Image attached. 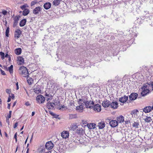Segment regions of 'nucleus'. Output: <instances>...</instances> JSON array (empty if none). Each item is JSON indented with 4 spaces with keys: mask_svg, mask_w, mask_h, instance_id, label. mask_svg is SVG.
Instances as JSON below:
<instances>
[{
    "mask_svg": "<svg viewBox=\"0 0 153 153\" xmlns=\"http://www.w3.org/2000/svg\"><path fill=\"white\" fill-rule=\"evenodd\" d=\"M18 126V123H15L14 126H13V128H16L17 126Z\"/></svg>",
    "mask_w": 153,
    "mask_h": 153,
    "instance_id": "obj_50",
    "label": "nucleus"
},
{
    "mask_svg": "<svg viewBox=\"0 0 153 153\" xmlns=\"http://www.w3.org/2000/svg\"><path fill=\"white\" fill-rule=\"evenodd\" d=\"M6 92L7 93L10 94L11 92V91L10 89H7L6 90Z\"/></svg>",
    "mask_w": 153,
    "mask_h": 153,
    "instance_id": "obj_47",
    "label": "nucleus"
},
{
    "mask_svg": "<svg viewBox=\"0 0 153 153\" xmlns=\"http://www.w3.org/2000/svg\"><path fill=\"white\" fill-rule=\"evenodd\" d=\"M9 30L10 28L9 27H8L6 30L5 32V35L7 37H8L9 33Z\"/></svg>",
    "mask_w": 153,
    "mask_h": 153,
    "instance_id": "obj_36",
    "label": "nucleus"
},
{
    "mask_svg": "<svg viewBox=\"0 0 153 153\" xmlns=\"http://www.w3.org/2000/svg\"><path fill=\"white\" fill-rule=\"evenodd\" d=\"M25 105L27 106H29L30 105L29 103L28 102H26L25 103Z\"/></svg>",
    "mask_w": 153,
    "mask_h": 153,
    "instance_id": "obj_53",
    "label": "nucleus"
},
{
    "mask_svg": "<svg viewBox=\"0 0 153 153\" xmlns=\"http://www.w3.org/2000/svg\"><path fill=\"white\" fill-rule=\"evenodd\" d=\"M152 111V108L151 106H146L143 109V112L145 113H148L149 112Z\"/></svg>",
    "mask_w": 153,
    "mask_h": 153,
    "instance_id": "obj_20",
    "label": "nucleus"
},
{
    "mask_svg": "<svg viewBox=\"0 0 153 153\" xmlns=\"http://www.w3.org/2000/svg\"><path fill=\"white\" fill-rule=\"evenodd\" d=\"M52 151H48L45 152V153H52Z\"/></svg>",
    "mask_w": 153,
    "mask_h": 153,
    "instance_id": "obj_54",
    "label": "nucleus"
},
{
    "mask_svg": "<svg viewBox=\"0 0 153 153\" xmlns=\"http://www.w3.org/2000/svg\"><path fill=\"white\" fill-rule=\"evenodd\" d=\"M40 151L41 152H45V149H42Z\"/></svg>",
    "mask_w": 153,
    "mask_h": 153,
    "instance_id": "obj_57",
    "label": "nucleus"
},
{
    "mask_svg": "<svg viewBox=\"0 0 153 153\" xmlns=\"http://www.w3.org/2000/svg\"><path fill=\"white\" fill-rule=\"evenodd\" d=\"M26 21V19H25L22 20L20 22L19 26L20 27L24 26L25 25Z\"/></svg>",
    "mask_w": 153,
    "mask_h": 153,
    "instance_id": "obj_26",
    "label": "nucleus"
},
{
    "mask_svg": "<svg viewBox=\"0 0 153 153\" xmlns=\"http://www.w3.org/2000/svg\"><path fill=\"white\" fill-rule=\"evenodd\" d=\"M10 98L11 97L13 99L14 98L15 96L13 94H11V96H10L9 97Z\"/></svg>",
    "mask_w": 153,
    "mask_h": 153,
    "instance_id": "obj_49",
    "label": "nucleus"
},
{
    "mask_svg": "<svg viewBox=\"0 0 153 153\" xmlns=\"http://www.w3.org/2000/svg\"><path fill=\"white\" fill-rule=\"evenodd\" d=\"M95 125L94 123H88L87 124V126L90 129H94L95 128Z\"/></svg>",
    "mask_w": 153,
    "mask_h": 153,
    "instance_id": "obj_24",
    "label": "nucleus"
},
{
    "mask_svg": "<svg viewBox=\"0 0 153 153\" xmlns=\"http://www.w3.org/2000/svg\"><path fill=\"white\" fill-rule=\"evenodd\" d=\"M128 96L125 95L124 97H121L119 99V101L121 102H125L128 100Z\"/></svg>",
    "mask_w": 153,
    "mask_h": 153,
    "instance_id": "obj_17",
    "label": "nucleus"
},
{
    "mask_svg": "<svg viewBox=\"0 0 153 153\" xmlns=\"http://www.w3.org/2000/svg\"><path fill=\"white\" fill-rule=\"evenodd\" d=\"M29 148H28L27 149V151H26V153H28V152H29Z\"/></svg>",
    "mask_w": 153,
    "mask_h": 153,
    "instance_id": "obj_64",
    "label": "nucleus"
},
{
    "mask_svg": "<svg viewBox=\"0 0 153 153\" xmlns=\"http://www.w3.org/2000/svg\"><path fill=\"white\" fill-rule=\"evenodd\" d=\"M11 113H12L11 111H9V115L7 116V118H8L9 119V118H10L11 117Z\"/></svg>",
    "mask_w": 153,
    "mask_h": 153,
    "instance_id": "obj_45",
    "label": "nucleus"
},
{
    "mask_svg": "<svg viewBox=\"0 0 153 153\" xmlns=\"http://www.w3.org/2000/svg\"><path fill=\"white\" fill-rule=\"evenodd\" d=\"M22 49L21 48H17L15 50V53L17 55H19L21 53Z\"/></svg>",
    "mask_w": 153,
    "mask_h": 153,
    "instance_id": "obj_28",
    "label": "nucleus"
},
{
    "mask_svg": "<svg viewBox=\"0 0 153 153\" xmlns=\"http://www.w3.org/2000/svg\"><path fill=\"white\" fill-rule=\"evenodd\" d=\"M8 56V55L7 53H6L5 55H4V57H7Z\"/></svg>",
    "mask_w": 153,
    "mask_h": 153,
    "instance_id": "obj_59",
    "label": "nucleus"
},
{
    "mask_svg": "<svg viewBox=\"0 0 153 153\" xmlns=\"http://www.w3.org/2000/svg\"><path fill=\"white\" fill-rule=\"evenodd\" d=\"M11 100V98H10L9 97L8 99V100H7V102H9Z\"/></svg>",
    "mask_w": 153,
    "mask_h": 153,
    "instance_id": "obj_55",
    "label": "nucleus"
},
{
    "mask_svg": "<svg viewBox=\"0 0 153 153\" xmlns=\"http://www.w3.org/2000/svg\"><path fill=\"white\" fill-rule=\"evenodd\" d=\"M0 55L2 59H3L4 58V53L2 52H0Z\"/></svg>",
    "mask_w": 153,
    "mask_h": 153,
    "instance_id": "obj_39",
    "label": "nucleus"
},
{
    "mask_svg": "<svg viewBox=\"0 0 153 153\" xmlns=\"http://www.w3.org/2000/svg\"><path fill=\"white\" fill-rule=\"evenodd\" d=\"M45 96L51 98V99H52L53 96H52L50 94V93H48L47 92H46V91H45Z\"/></svg>",
    "mask_w": 153,
    "mask_h": 153,
    "instance_id": "obj_34",
    "label": "nucleus"
},
{
    "mask_svg": "<svg viewBox=\"0 0 153 153\" xmlns=\"http://www.w3.org/2000/svg\"><path fill=\"white\" fill-rule=\"evenodd\" d=\"M22 34L21 31L19 29H17L15 31L14 37L17 39L19 38Z\"/></svg>",
    "mask_w": 153,
    "mask_h": 153,
    "instance_id": "obj_16",
    "label": "nucleus"
},
{
    "mask_svg": "<svg viewBox=\"0 0 153 153\" xmlns=\"http://www.w3.org/2000/svg\"><path fill=\"white\" fill-rule=\"evenodd\" d=\"M138 111L137 110H134L132 111L131 112V114L133 115V114H136L137 112H138Z\"/></svg>",
    "mask_w": 153,
    "mask_h": 153,
    "instance_id": "obj_41",
    "label": "nucleus"
},
{
    "mask_svg": "<svg viewBox=\"0 0 153 153\" xmlns=\"http://www.w3.org/2000/svg\"><path fill=\"white\" fill-rule=\"evenodd\" d=\"M37 1L36 0L33 1L30 3L31 6H32L37 3Z\"/></svg>",
    "mask_w": 153,
    "mask_h": 153,
    "instance_id": "obj_40",
    "label": "nucleus"
},
{
    "mask_svg": "<svg viewBox=\"0 0 153 153\" xmlns=\"http://www.w3.org/2000/svg\"><path fill=\"white\" fill-rule=\"evenodd\" d=\"M138 94L136 93H131L129 96V98L131 100H135L137 98Z\"/></svg>",
    "mask_w": 153,
    "mask_h": 153,
    "instance_id": "obj_10",
    "label": "nucleus"
},
{
    "mask_svg": "<svg viewBox=\"0 0 153 153\" xmlns=\"http://www.w3.org/2000/svg\"><path fill=\"white\" fill-rule=\"evenodd\" d=\"M27 82L29 84H31L33 83V80L31 78H27Z\"/></svg>",
    "mask_w": 153,
    "mask_h": 153,
    "instance_id": "obj_37",
    "label": "nucleus"
},
{
    "mask_svg": "<svg viewBox=\"0 0 153 153\" xmlns=\"http://www.w3.org/2000/svg\"><path fill=\"white\" fill-rule=\"evenodd\" d=\"M16 102H14L13 104V106H15V105H16Z\"/></svg>",
    "mask_w": 153,
    "mask_h": 153,
    "instance_id": "obj_62",
    "label": "nucleus"
},
{
    "mask_svg": "<svg viewBox=\"0 0 153 153\" xmlns=\"http://www.w3.org/2000/svg\"><path fill=\"white\" fill-rule=\"evenodd\" d=\"M35 114V112H32V116H33Z\"/></svg>",
    "mask_w": 153,
    "mask_h": 153,
    "instance_id": "obj_60",
    "label": "nucleus"
},
{
    "mask_svg": "<svg viewBox=\"0 0 153 153\" xmlns=\"http://www.w3.org/2000/svg\"><path fill=\"white\" fill-rule=\"evenodd\" d=\"M82 101H83L84 103H82L85 107L87 108H89L92 109L93 108V105H94V103L93 101L87 100V99H85L84 97H82L80 98ZM83 102V101H82Z\"/></svg>",
    "mask_w": 153,
    "mask_h": 153,
    "instance_id": "obj_1",
    "label": "nucleus"
},
{
    "mask_svg": "<svg viewBox=\"0 0 153 153\" xmlns=\"http://www.w3.org/2000/svg\"><path fill=\"white\" fill-rule=\"evenodd\" d=\"M5 136H6V137H8L7 134V133L5 132Z\"/></svg>",
    "mask_w": 153,
    "mask_h": 153,
    "instance_id": "obj_63",
    "label": "nucleus"
},
{
    "mask_svg": "<svg viewBox=\"0 0 153 153\" xmlns=\"http://www.w3.org/2000/svg\"><path fill=\"white\" fill-rule=\"evenodd\" d=\"M61 135L63 138H67L68 137L69 135V132L67 131H64L61 133Z\"/></svg>",
    "mask_w": 153,
    "mask_h": 153,
    "instance_id": "obj_12",
    "label": "nucleus"
},
{
    "mask_svg": "<svg viewBox=\"0 0 153 153\" xmlns=\"http://www.w3.org/2000/svg\"><path fill=\"white\" fill-rule=\"evenodd\" d=\"M0 13H1V14H2L3 15H5L7 14V11H6L5 10H3L2 11V12H0Z\"/></svg>",
    "mask_w": 153,
    "mask_h": 153,
    "instance_id": "obj_42",
    "label": "nucleus"
},
{
    "mask_svg": "<svg viewBox=\"0 0 153 153\" xmlns=\"http://www.w3.org/2000/svg\"><path fill=\"white\" fill-rule=\"evenodd\" d=\"M55 105L54 103L51 102L50 101L48 102L46 105L47 107L49 109L53 108Z\"/></svg>",
    "mask_w": 153,
    "mask_h": 153,
    "instance_id": "obj_15",
    "label": "nucleus"
},
{
    "mask_svg": "<svg viewBox=\"0 0 153 153\" xmlns=\"http://www.w3.org/2000/svg\"><path fill=\"white\" fill-rule=\"evenodd\" d=\"M25 91L26 92V94H27V95L28 96H29V94H28V92H27V90H26V89H25Z\"/></svg>",
    "mask_w": 153,
    "mask_h": 153,
    "instance_id": "obj_61",
    "label": "nucleus"
},
{
    "mask_svg": "<svg viewBox=\"0 0 153 153\" xmlns=\"http://www.w3.org/2000/svg\"><path fill=\"white\" fill-rule=\"evenodd\" d=\"M132 125L134 127L138 128L139 125V123L137 121H134Z\"/></svg>",
    "mask_w": 153,
    "mask_h": 153,
    "instance_id": "obj_33",
    "label": "nucleus"
},
{
    "mask_svg": "<svg viewBox=\"0 0 153 153\" xmlns=\"http://www.w3.org/2000/svg\"><path fill=\"white\" fill-rule=\"evenodd\" d=\"M77 118V114H69V119H76Z\"/></svg>",
    "mask_w": 153,
    "mask_h": 153,
    "instance_id": "obj_27",
    "label": "nucleus"
},
{
    "mask_svg": "<svg viewBox=\"0 0 153 153\" xmlns=\"http://www.w3.org/2000/svg\"><path fill=\"white\" fill-rule=\"evenodd\" d=\"M78 102L79 105L76 107V111L79 112H82L83 111L84 105L82 103L84 102H82V100L81 99H79L78 101Z\"/></svg>",
    "mask_w": 153,
    "mask_h": 153,
    "instance_id": "obj_2",
    "label": "nucleus"
},
{
    "mask_svg": "<svg viewBox=\"0 0 153 153\" xmlns=\"http://www.w3.org/2000/svg\"><path fill=\"white\" fill-rule=\"evenodd\" d=\"M42 8L40 6L35 7L33 10V13L34 15H38L42 11Z\"/></svg>",
    "mask_w": 153,
    "mask_h": 153,
    "instance_id": "obj_6",
    "label": "nucleus"
},
{
    "mask_svg": "<svg viewBox=\"0 0 153 153\" xmlns=\"http://www.w3.org/2000/svg\"><path fill=\"white\" fill-rule=\"evenodd\" d=\"M6 122L8 123V125H9L10 121L8 118H6Z\"/></svg>",
    "mask_w": 153,
    "mask_h": 153,
    "instance_id": "obj_51",
    "label": "nucleus"
},
{
    "mask_svg": "<svg viewBox=\"0 0 153 153\" xmlns=\"http://www.w3.org/2000/svg\"><path fill=\"white\" fill-rule=\"evenodd\" d=\"M17 133L16 132L15 134L14 135V138L15 139L16 142H17Z\"/></svg>",
    "mask_w": 153,
    "mask_h": 153,
    "instance_id": "obj_46",
    "label": "nucleus"
},
{
    "mask_svg": "<svg viewBox=\"0 0 153 153\" xmlns=\"http://www.w3.org/2000/svg\"><path fill=\"white\" fill-rule=\"evenodd\" d=\"M149 84H148V85H149V88L150 87H151L152 88V90H153V82H150Z\"/></svg>",
    "mask_w": 153,
    "mask_h": 153,
    "instance_id": "obj_44",
    "label": "nucleus"
},
{
    "mask_svg": "<svg viewBox=\"0 0 153 153\" xmlns=\"http://www.w3.org/2000/svg\"><path fill=\"white\" fill-rule=\"evenodd\" d=\"M150 88L149 87L148 85H144L142 88V92L141 93V95L142 96H145L149 93Z\"/></svg>",
    "mask_w": 153,
    "mask_h": 153,
    "instance_id": "obj_3",
    "label": "nucleus"
},
{
    "mask_svg": "<svg viewBox=\"0 0 153 153\" xmlns=\"http://www.w3.org/2000/svg\"><path fill=\"white\" fill-rule=\"evenodd\" d=\"M16 90H18L19 89V85H18V82H17L16 83Z\"/></svg>",
    "mask_w": 153,
    "mask_h": 153,
    "instance_id": "obj_52",
    "label": "nucleus"
},
{
    "mask_svg": "<svg viewBox=\"0 0 153 153\" xmlns=\"http://www.w3.org/2000/svg\"><path fill=\"white\" fill-rule=\"evenodd\" d=\"M36 100L37 101V103L39 104L43 103L45 100V97L41 95H39L37 96Z\"/></svg>",
    "mask_w": 153,
    "mask_h": 153,
    "instance_id": "obj_5",
    "label": "nucleus"
},
{
    "mask_svg": "<svg viewBox=\"0 0 153 153\" xmlns=\"http://www.w3.org/2000/svg\"><path fill=\"white\" fill-rule=\"evenodd\" d=\"M51 6V4L49 2H47L44 3L43 7L46 10L49 9Z\"/></svg>",
    "mask_w": 153,
    "mask_h": 153,
    "instance_id": "obj_19",
    "label": "nucleus"
},
{
    "mask_svg": "<svg viewBox=\"0 0 153 153\" xmlns=\"http://www.w3.org/2000/svg\"><path fill=\"white\" fill-rule=\"evenodd\" d=\"M111 102L106 100H104L102 103V106L105 108L108 107L110 105Z\"/></svg>",
    "mask_w": 153,
    "mask_h": 153,
    "instance_id": "obj_11",
    "label": "nucleus"
},
{
    "mask_svg": "<svg viewBox=\"0 0 153 153\" xmlns=\"http://www.w3.org/2000/svg\"><path fill=\"white\" fill-rule=\"evenodd\" d=\"M118 103L117 102H113L110 104V106L111 108L114 109H116L118 107Z\"/></svg>",
    "mask_w": 153,
    "mask_h": 153,
    "instance_id": "obj_18",
    "label": "nucleus"
},
{
    "mask_svg": "<svg viewBox=\"0 0 153 153\" xmlns=\"http://www.w3.org/2000/svg\"><path fill=\"white\" fill-rule=\"evenodd\" d=\"M19 73L26 76H27L28 74L27 69L24 66L20 67L19 69Z\"/></svg>",
    "mask_w": 153,
    "mask_h": 153,
    "instance_id": "obj_7",
    "label": "nucleus"
},
{
    "mask_svg": "<svg viewBox=\"0 0 153 153\" xmlns=\"http://www.w3.org/2000/svg\"><path fill=\"white\" fill-rule=\"evenodd\" d=\"M28 7L27 5L26 4L23 5L21 6H20V8L22 10H24V9H26V7Z\"/></svg>",
    "mask_w": 153,
    "mask_h": 153,
    "instance_id": "obj_38",
    "label": "nucleus"
},
{
    "mask_svg": "<svg viewBox=\"0 0 153 153\" xmlns=\"http://www.w3.org/2000/svg\"><path fill=\"white\" fill-rule=\"evenodd\" d=\"M107 122H109L110 125L112 127H115L118 125L117 121L115 120H111V119L108 118L106 119Z\"/></svg>",
    "mask_w": 153,
    "mask_h": 153,
    "instance_id": "obj_4",
    "label": "nucleus"
},
{
    "mask_svg": "<svg viewBox=\"0 0 153 153\" xmlns=\"http://www.w3.org/2000/svg\"><path fill=\"white\" fill-rule=\"evenodd\" d=\"M84 131L82 128H79L76 130V132L78 134H82L84 133Z\"/></svg>",
    "mask_w": 153,
    "mask_h": 153,
    "instance_id": "obj_29",
    "label": "nucleus"
},
{
    "mask_svg": "<svg viewBox=\"0 0 153 153\" xmlns=\"http://www.w3.org/2000/svg\"><path fill=\"white\" fill-rule=\"evenodd\" d=\"M117 121L118 123H123L124 121V117L122 115L118 117L117 118Z\"/></svg>",
    "mask_w": 153,
    "mask_h": 153,
    "instance_id": "obj_22",
    "label": "nucleus"
},
{
    "mask_svg": "<svg viewBox=\"0 0 153 153\" xmlns=\"http://www.w3.org/2000/svg\"><path fill=\"white\" fill-rule=\"evenodd\" d=\"M29 12V10L28 9H25L23 12V15L24 16H26L28 14Z\"/></svg>",
    "mask_w": 153,
    "mask_h": 153,
    "instance_id": "obj_31",
    "label": "nucleus"
},
{
    "mask_svg": "<svg viewBox=\"0 0 153 153\" xmlns=\"http://www.w3.org/2000/svg\"><path fill=\"white\" fill-rule=\"evenodd\" d=\"M61 1V0H54L53 2V4L55 6H57L60 4Z\"/></svg>",
    "mask_w": 153,
    "mask_h": 153,
    "instance_id": "obj_32",
    "label": "nucleus"
},
{
    "mask_svg": "<svg viewBox=\"0 0 153 153\" xmlns=\"http://www.w3.org/2000/svg\"><path fill=\"white\" fill-rule=\"evenodd\" d=\"M17 61L18 63L19 64H22L24 62V58L21 56H19L18 58Z\"/></svg>",
    "mask_w": 153,
    "mask_h": 153,
    "instance_id": "obj_23",
    "label": "nucleus"
},
{
    "mask_svg": "<svg viewBox=\"0 0 153 153\" xmlns=\"http://www.w3.org/2000/svg\"><path fill=\"white\" fill-rule=\"evenodd\" d=\"M98 126L99 129H102L105 127V123L103 122L102 121L98 123Z\"/></svg>",
    "mask_w": 153,
    "mask_h": 153,
    "instance_id": "obj_25",
    "label": "nucleus"
},
{
    "mask_svg": "<svg viewBox=\"0 0 153 153\" xmlns=\"http://www.w3.org/2000/svg\"><path fill=\"white\" fill-rule=\"evenodd\" d=\"M53 144L51 141H48L46 143L45 147L47 149L49 150L53 148Z\"/></svg>",
    "mask_w": 153,
    "mask_h": 153,
    "instance_id": "obj_9",
    "label": "nucleus"
},
{
    "mask_svg": "<svg viewBox=\"0 0 153 153\" xmlns=\"http://www.w3.org/2000/svg\"><path fill=\"white\" fill-rule=\"evenodd\" d=\"M33 90L34 92L37 94L40 93L41 92L40 86L36 85L34 86Z\"/></svg>",
    "mask_w": 153,
    "mask_h": 153,
    "instance_id": "obj_8",
    "label": "nucleus"
},
{
    "mask_svg": "<svg viewBox=\"0 0 153 153\" xmlns=\"http://www.w3.org/2000/svg\"><path fill=\"white\" fill-rule=\"evenodd\" d=\"M13 66L12 65H11V66L8 68V70L11 74L13 73Z\"/></svg>",
    "mask_w": 153,
    "mask_h": 153,
    "instance_id": "obj_35",
    "label": "nucleus"
},
{
    "mask_svg": "<svg viewBox=\"0 0 153 153\" xmlns=\"http://www.w3.org/2000/svg\"><path fill=\"white\" fill-rule=\"evenodd\" d=\"M1 74L3 75H6L5 72L4 71H3L2 70H1Z\"/></svg>",
    "mask_w": 153,
    "mask_h": 153,
    "instance_id": "obj_48",
    "label": "nucleus"
},
{
    "mask_svg": "<svg viewBox=\"0 0 153 153\" xmlns=\"http://www.w3.org/2000/svg\"><path fill=\"white\" fill-rule=\"evenodd\" d=\"M93 108L94 110L95 111H97V112H100L101 110V106L100 105L97 104L95 105H93Z\"/></svg>",
    "mask_w": 153,
    "mask_h": 153,
    "instance_id": "obj_13",
    "label": "nucleus"
},
{
    "mask_svg": "<svg viewBox=\"0 0 153 153\" xmlns=\"http://www.w3.org/2000/svg\"><path fill=\"white\" fill-rule=\"evenodd\" d=\"M144 120L146 122L149 123L152 121V119L150 117L146 116V118L144 119Z\"/></svg>",
    "mask_w": 153,
    "mask_h": 153,
    "instance_id": "obj_30",
    "label": "nucleus"
},
{
    "mask_svg": "<svg viewBox=\"0 0 153 153\" xmlns=\"http://www.w3.org/2000/svg\"><path fill=\"white\" fill-rule=\"evenodd\" d=\"M51 100V98L48 97L47 98V101H48V102L50 101V100Z\"/></svg>",
    "mask_w": 153,
    "mask_h": 153,
    "instance_id": "obj_58",
    "label": "nucleus"
},
{
    "mask_svg": "<svg viewBox=\"0 0 153 153\" xmlns=\"http://www.w3.org/2000/svg\"><path fill=\"white\" fill-rule=\"evenodd\" d=\"M10 104L8 103V105H7V108L8 109H10Z\"/></svg>",
    "mask_w": 153,
    "mask_h": 153,
    "instance_id": "obj_56",
    "label": "nucleus"
},
{
    "mask_svg": "<svg viewBox=\"0 0 153 153\" xmlns=\"http://www.w3.org/2000/svg\"><path fill=\"white\" fill-rule=\"evenodd\" d=\"M21 16L19 15L17 16H15L14 18L13 25L16 26L17 25L19 19L20 18Z\"/></svg>",
    "mask_w": 153,
    "mask_h": 153,
    "instance_id": "obj_14",
    "label": "nucleus"
},
{
    "mask_svg": "<svg viewBox=\"0 0 153 153\" xmlns=\"http://www.w3.org/2000/svg\"><path fill=\"white\" fill-rule=\"evenodd\" d=\"M65 106L64 105H63L62 106H61V107H60L59 109L62 111H64L67 109V108H65Z\"/></svg>",
    "mask_w": 153,
    "mask_h": 153,
    "instance_id": "obj_43",
    "label": "nucleus"
},
{
    "mask_svg": "<svg viewBox=\"0 0 153 153\" xmlns=\"http://www.w3.org/2000/svg\"><path fill=\"white\" fill-rule=\"evenodd\" d=\"M78 128L77 126L76 123L72 124L70 127L69 128L70 130L74 131Z\"/></svg>",
    "mask_w": 153,
    "mask_h": 153,
    "instance_id": "obj_21",
    "label": "nucleus"
}]
</instances>
